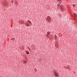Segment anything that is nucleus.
I'll list each match as a JSON object with an SVG mask.
<instances>
[{"instance_id":"11","label":"nucleus","mask_w":77,"mask_h":77,"mask_svg":"<svg viewBox=\"0 0 77 77\" xmlns=\"http://www.w3.org/2000/svg\"><path fill=\"white\" fill-rule=\"evenodd\" d=\"M59 5H60V4H58V6H59Z\"/></svg>"},{"instance_id":"1","label":"nucleus","mask_w":77,"mask_h":77,"mask_svg":"<svg viewBox=\"0 0 77 77\" xmlns=\"http://www.w3.org/2000/svg\"><path fill=\"white\" fill-rule=\"evenodd\" d=\"M54 75L56 77H58V76H59V74H58L56 72H55L54 73Z\"/></svg>"},{"instance_id":"5","label":"nucleus","mask_w":77,"mask_h":77,"mask_svg":"<svg viewBox=\"0 0 77 77\" xmlns=\"http://www.w3.org/2000/svg\"><path fill=\"white\" fill-rule=\"evenodd\" d=\"M51 21V19H49L48 20V23H49V22H50V21Z\"/></svg>"},{"instance_id":"4","label":"nucleus","mask_w":77,"mask_h":77,"mask_svg":"<svg viewBox=\"0 0 77 77\" xmlns=\"http://www.w3.org/2000/svg\"><path fill=\"white\" fill-rule=\"evenodd\" d=\"M47 34L48 35H50V32H47Z\"/></svg>"},{"instance_id":"9","label":"nucleus","mask_w":77,"mask_h":77,"mask_svg":"<svg viewBox=\"0 0 77 77\" xmlns=\"http://www.w3.org/2000/svg\"><path fill=\"white\" fill-rule=\"evenodd\" d=\"M46 36L47 37H48L49 36H48V34H47V35H46Z\"/></svg>"},{"instance_id":"7","label":"nucleus","mask_w":77,"mask_h":77,"mask_svg":"<svg viewBox=\"0 0 77 77\" xmlns=\"http://www.w3.org/2000/svg\"><path fill=\"white\" fill-rule=\"evenodd\" d=\"M74 16L75 17H77V15L75 14H74Z\"/></svg>"},{"instance_id":"12","label":"nucleus","mask_w":77,"mask_h":77,"mask_svg":"<svg viewBox=\"0 0 77 77\" xmlns=\"http://www.w3.org/2000/svg\"><path fill=\"white\" fill-rule=\"evenodd\" d=\"M24 63H26V62H25Z\"/></svg>"},{"instance_id":"6","label":"nucleus","mask_w":77,"mask_h":77,"mask_svg":"<svg viewBox=\"0 0 77 77\" xmlns=\"http://www.w3.org/2000/svg\"><path fill=\"white\" fill-rule=\"evenodd\" d=\"M54 38L55 39H57V36H56V35H55L54 36Z\"/></svg>"},{"instance_id":"3","label":"nucleus","mask_w":77,"mask_h":77,"mask_svg":"<svg viewBox=\"0 0 77 77\" xmlns=\"http://www.w3.org/2000/svg\"><path fill=\"white\" fill-rule=\"evenodd\" d=\"M28 23V24H29V25H31V22H30V21L29 20L27 22Z\"/></svg>"},{"instance_id":"13","label":"nucleus","mask_w":77,"mask_h":77,"mask_svg":"<svg viewBox=\"0 0 77 77\" xmlns=\"http://www.w3.org/2000/svg\"><path fill=\"white\" fill-rule=\"evenodd\" d=\"M73 5V6H74V5Z\"/></svg>"},{"instance_id":"10","label":"nucleus","mask_w":77,"mask_h":77,"mask_svg":"<svg viewBox=\"0 0 77 77\" xmlns=\"http://www.w3.org/2000/svg\"><path fill=\"white\" fill-rule=\"evenodd\" d=\"M59 2H60V1H61V0H57Z\"/></svg>"},{"instance_id":"8","label":"nucleus","mask_w":77,"mask_h":77,"mask_svg":"<svg viewBox=\"0 0 77 77\" xmlns=\"http://www.w3.org/2000/svg\"><path fill=\"white\" fill-rule=\"evenodd\" d=\"M26 53L27 54H28L29 53L28 52H26Z\"/></svg>"},{"instance_id":"2","label":"nucleus","mask_w":77,"mask_h":77,"mask_svg":"<svg viewBox=\"0 0 77 77\" xmlns=\"http://www.w3.org/2000/svg\"><path fill=\"white\" fill-rule=\"evenodd\" d=\"M50 19V17L49 16H48L47 18H46V20L48 21L49 19Z\"/></svg>"}]
</instances>
